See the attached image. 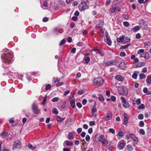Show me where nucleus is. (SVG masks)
<instances>
[{"label": "nucleus", "mask_w": 151, "mask_h": 151, "mask_svg": "<svg viewBox=\"0 0 151 151\" xmlns=\"http://www.w3.org/2000/svg\"><path fill=\"white\" fill-rule=\"evenodd\" d=\"M3 52L4 53L1 55V58L3 62L2 66L5 69L9 67V65L12 62L13 55V53L9 51L7 48L4 49Z\"/></svg>", "instance_id": "obj_1"}, {"label": "nucleus", "mask_w": 151, "mask_h": 151, "mask_svg": "<svg viewBox=\"0 0 151 151\" xmlns=\"http://www.w3.org/2000/svg\"><path fill=\"white\" fill-rule=\"evenodd\" d=\"M104 83L103 79L100 77L95 78L93 80V83L95 85L99 86L103 85Z\"/></svg>", "instance_id": "obj_2"}, {"label": "nucleus", "mask_w": 151, "mask_h": 151, "mask_svg": "<svg viewBox=\"0 0 151 151\" xmlns=\"http://www.w3.org/2000/svg\"><path fill=\"white\" fill-rule=\"evenodd\" d=\"M89 7L87 5L86 2H82L79 4L78 6L79 10L81 11H84L85 10L88 9Z\"/></svg>", "instance_id": "obj_3"}, {"label": "nucleus", "mask_w": 151, "mask_h": 151, "mask_svg": "<svg viewBox=\"0 0 151 151\" xmlns=\"http://www.w3.org/2000/svg\"><path fill=\"white\" fill-rule=\"evenodd\" d=\"M118 91L121 95H127L128 93V90L126 87L123 86L118 88Z\"/></svg>", "instance_id": "obj_4"}, {"label": "nucleus", "mask_w": 151, "mask_h": 151, "mask_svg": "<svg viewBox=\"0 0 151 151\" xmlns=\"http://www.w3.org/2000/svg\"><path fill=\"white\" fill-rule=\"evenodd\" d=\"M139 25L143 29H146L147 28V25L143 19H142L139 21Z\"/></svg>", "instance_id": "obj_5"}, {"label": "nucleus", "mask_w": 151, "mask_h": 151, "mask_svg": "<svg viewBox=\"0 0 151 151\" xmlns=\"http://www.w3.org/2000/svg\"><path fill=\"white\" fill-rule=\"evenodd\" d=\"M122 101V104L123 106L125 108H128L129 106V104L128 102L126 101L125 99L123 97H121Z\"/></svg>", "instance_id": "obj_6"}, {"label": "nucleus", "mask_w": 151, "mask_h": 151, "mask_svg": "<svg viewBox=\"0 0 151 151\" xmlns=\"http://www.w3.org/2000/svg\"><path fill=\"white\" fill-rule=\"evenodd\" d=\"M32 109L34 113L35 114L34 116H37L38 113V106L35 104H33L32 106Z\"/></svg>", "instance_id": "obj_7"}, {"label": "nucleus", "mask_w": 151, "mask_h": 151, "mask_svg": "<svg viewBox=\"0 0 151 151\" xmlns=\"http://www.w3.org/2000/svg\"><path fill=\"white\" fill-rule=\"evenodd\" d=\"M90 55L89 53H86L84 55V60L85 63L88 64L90 60L89 57Z\"/></svg>", "instance_id": "obj_8"}, {"label": "nucleus", "mask_w": 151, "mask_h": 151, "mask_svg": "<svg viewBox=\"0 0 151 151\" xmlns=\"http://www.w3.org/2000/svg\"><path fill=\"white\" fill-rule=\"evenodd\" d=\"M93 51L96 52V54H99L101 56H103L105 54L104 51L101 49L94 48Z\"/></svg>", "instance_id": "obj_9"}, {"label": "nucleus", "mask_w": 151, "mask_h": 151, "mask_svg": "<svg viewBox=\"0 0 151 151\" xmlns=\"http://www.w3.org/2000/svg\"><path fill=\"white\" fill-rule=\"evenodd\" d=\"M21 142L19 140H17L14 142V144L13 149L17 148H20L21 147Z\"/></svg>", "instance_id": "obj_10"}, {"label": "nucleus", "mask_w": 151, "mask_h": 151, "mask_svg": "<svg viewBox=\"0 0 151 151\" xmlns=\"http://www.w3.org/2000/svg\"><path fill=\"white\" fill-rule=\"evenodd\" d=\"M99 141L101 142L102 145L105 143L106 140L105 139L104 136L103 135H101L98 138Z\"/></svg>", "instance_id": "obj_11"}, {"label": "nucleus", "mask_w": 151, "mask_h": 151, "mask_svg": "<svg viewBox=\"0 0 151 151\" xmlns=\"http://www.w3.org/2000/svg\"><path fill=\"white\" fill-rule=\"evenodd\" d=\"M104 38L105 41L109 45H110L111 44V41L110 40V38L109 36H108L107 35H106Z\"/></svg>", "instance_id": "obj_12"}, {"label": "nucleus", "mask_w": 151, "mask_h": 151, "mask_svg": "<svg viewBox=\"0 0 151 151\" xmlns=\"http://www.w3.org/2000/svg\"><path fill=\"white\" fill-rule=\"evenodd\" d=\"M112 117V113L110 111H109L105 119V121L109 120L111 119Z\"/></svg>", "instance_id": "obj_13"}, {"label": "nucleus", "mask_w": 151, "mask_h": 151, "mask_svg": "<svg viewBox=\"0 0 151 151\" xmlns=\"http://www.w3.org/2000/svg\"><path fill=\"white\" fill-rule=\"evenodd\" d=\"M149 57V55L147 52H146L142 53L139 56L140 58L144 57L145 59H147Z\"/></svg>", "instance_id": "obj_14"}, {"label": "nucleus", "mask_w": 151, "mask_h": 151, "mask_svg": "<svg viewBox=\"0 0 151 151\" xmlns=\"http://www.w3.org/2000/svg\"><path fill=\"white\" fill-rule=\"evenodd\" d=\"M125 146L124 143L120 142L118 145V147L119 150H121L124 148Z\"/></svg>", "instance_id": "obj_15"}, {"label": "nucleus", "mask_w": 151, "mask_h": 151, "mask_svg": "<svg viewBox=\"0 0 151 151\" xmlns=\"http://www.w3.org/2000/svg\"><path fill=\"white\" fill-rule=\"evenodd\" d=\"M104 24V22L103 20H101L99 21V26L100 28V31L102 33H104V32L103 29H102V27Z\"/></svg>", "instance_id": "obj_16"}, {"label": "nucleus", "mask_w": 151, "mask_h": 151, "mask_svg": "<svg viewBox=\"0 0 151 151\" xmlns=\"http://www.w3.org/2000/svg\"><path fill=\"white\" fill-rule=\"evenodd\" d=\"M119 67L121 69H124L126 68V66L125 63L124 62H121L119 64Z\"/></svg>", "instance_id": "obj_17"}, {"label": "nucleus", "mask_w": 151, "mask_h": 151, "mask_svg": "<svg viewBox=\"0 0 151 151\" xmlns=\"http://www.w3.org/2000/svg\"><path fill=\"white\" fill-rule=\"evenodd\" d=\"M115 78L116 80L120 81H123L124 79V78L120 75L116 76Z\"/></svg>", "instance_id": "obj_18"}, {"label": "nucleus", "mask_w": 151, "mask_h": 151, "mask_svg": "<svg viewBox=\"0 0 151 151\" xmlns=\"http://www.w3.org/2000/svg\"><path fill=\"white\" fill-rule=\"evenodd\" d=\"M8 133L4 131H3L1 133V136L2 138H5L7 136Z\"/></svg>", "instance_id": "obj_19"}, {"label": "nucleus", "mask_w": 151, "mask_h": 151, "mask_svg": "<svg viewBox=\"0 0 151 151\" xmlns=\"http://www.w3.org/2000/svg\"><path fill=\"white\" fill-rule=\"evenodd\" d=\"M65 144V145L67 146H72L73 145V143L68 140H65L64 142V144Z\"/></svg>", "instance_id": "obj_20"}, {"label": "nucleus", "mask_w": 151, "mask_h": 151, "mask_svg": "<svg viewBox=\"0 0 151 151\" xmlns=\"http://www.w3.org/2000/svg\"><path fill=\"white\" fill-rule=\"evenodd\" d=\"M146 82L148 84H151V76L149 75L147 76L146 79Z\"/></svg>", "instance_id": "obj_21"}, {"label": "nucleus", "mask_w": 151, "mask_h": 151, "mask_svg": "<svg viewBox=\"0 0 151 151\" xmlns=\"http://www.w3.org/2000/svg\"><path fill=\"white\" fill-rule=\"evenodd\" d=\"M124 38L125 37L124 36H122V37H117V41L119 42H122Z\"/></svg>", "instance_id": "obj_22"}, {"label": "nucleus", "mask_w": 151, "mask_h": 151, "mask_svg": "<svg viewBox=\"0 0 151 151\" xmlns=\"http://www.w3.org/2000/svg\"><path fill=\"white\" fill-rule=\"evenodd\" d=\"M70 104L73 108L74 109L75 107V100L74 99H72L70 100Z\"/></svg>", "instance_id": "obj_23"}, {"label": "nucleus", "mask_w": 151, "mask_h": 151, "mask_svg": "<svg viewBox=\"0 0 151 151\" xmlns=\"http://www.w3.org/2000/svg\"><path fill=\"white\" fill-rule=\"evenodd\" d=\"M130 137H131V138H132L133 139L134 141L137 142H138L137 138L134 134H131Z\"/></svg>", "instance_id": "obj_24"}, {"label": "nucleus", "mask_w": 151, "mask_h": 151, "mask_svg": "<svg viewBox=\"0 0 151 151\" xmlns=\"http://www.w3.org/2000/svg\"><path fill=\"white\" fill-rule=\"evenodd\" d=\"M144 47L145 48H147L149 46H150V43L148 41L146 42H143Z\"/></svg>", "instance_id": "obj_25"}, {"label": "nucleus", "mask_w": 151, "mask_h": 151, "mask_svg": "<svg viewBox=\"0 0 151 151\" xmlns=\"http://www.w3.org/2000/svg\"><path fill=\"white\" fill-rule=\"evenodd\" d=\"M52 112L53 114H58V111L55 108H54L52 109Z\"/></svg>", "instance_id": "obj_26"}, {"label": "nucleus", "mask_w": 151, "mask_h": 151, "mask_svg": "<svg viewBox=\"0 0 151 151\" xmlns=\"http://www.w3.org/2000/svg\"><path fill=\"white\" fill-rule=\"evenodd\" d=\"M74 138L73 134L71 132H69L68 133V139L70 140L73 139Z\"/></svg>", "instance_id": "obj_27"}, {"label": "nucleus", "mask_w": 151, "mask_h": 151, "mask_svg": "<svg viewBox=\"0 0 151 151\" xmlns=\"http://www.w3.org/2000/svg\"><path fill=\"white\" fill-rule=\"evenodd\" d=\"M66 102H64L63 104L61 105L60 109V110H62L65 107Z\"/></svg>", "instance_id": "obj_28"}, {"label": "nucleus", "mask_w": 151, "mask_h": 151, "mask_svg": "<svg viewBox=\"0 0 151 151\" xmlns=\"http://www.w3.org/2000/svg\"><path fill=\"white\" fill-rule=\"evenodd\" d=\"M139 26H136L132 28V30L134 32H136L139 30Z\"/></svg>", "instance_id": "obj_29"}, {"label": "nucleus", "mask_w": 151, "mask_h": 151, "mask_svg": "<svg viewBox=\"0 0 151 151\" xmlns=\"http://www.w3.org/2000/svg\"><path fill=\"white\" fill-rule=\"evenodd\" d=\"M110 63L111 65H116L119 63L118 62V60H115L110 61Z\"/></svg>", "instance_id": "obj_30"}, {"label": "nucleus", "mask_w": 151, "mask_h": 151, "mask_svg": "<svg viewBox=\"0 0 151 151\" xmlns=\"http://www.w3.org/2000/svg\"><path fill=\"white\" fill-rule=\"evenodd\" d=\"M137 73H138V72L137 71L134 72L132 76V77L135 79H136L137 78Z\"/></svg>", "instance_id": "obj_31"}, {"label": "nucleus", "mask_w": 151, "mask_h": 151, "mask_svg": "<svg viewBox=\"0 0 151 151\" xmlns=\"http://www.w3.org/2000/svg\"><path fill=\"white\" fill-rule=\"evenodd\" d=\"M65 119V118H62L60 116H58L57 117L56 120L57 121L60 122H62Z\"/></svg>", "instance_id": "obj_32"}, {"label": "nucleus", "mask_w": 151, "mask_h": 151, "mask_svg": "<svg viewBox=\"0 0 151 151\" xmlns=\"http://www.w3.org/2000/svg\"><path fill=\"white\" fill-rule=\"evenodd\" d=\"M127 150L129 151H132L133 150V147L130 145H128L127 146Z\"/></svg>", "instance_id": "obj_33"}, {"label": "nucleus", "mask_w": 151, "mask_h": 151, "mask_svg": "<svg viewBox=\"0 0 151 151\" xmlns=\"http://www.w3.org/2000/svg\"><path fill=\"white\" fill-rule=\"evenodd\" d=\"M131 45L130 43L127 44V45L122 46L120 47V49H126Z\"/></svg>", "instance_id": "obj_34"}, {"label": "nucleus", "mask_w": 151, "mask_h": 151, "mask_svg": "<svg viewBox=\"0 0 151 151\" xmlns=\"http://www.w3.org/2000/svg\"><path fill=\"white\" fill-rule=\"evenodd\" d=\"M139 77V79L141 80L145 78L146 77V76L143 73H141L140 74Z\"/></svg>", "instance_id": "obj_35"}, {"label": "nucleus", "mask_w": 151, "mask_h": 151, "mask_svg": "<svg viewBox=\"0 0 151 151\" xmlns=\"http://www.w3.org/2000/svg\"><path fill=\"white\" fill-rule=\"evenodd\" d=\"M28 147L29 149L32 150H34V149H36V148L35 146L33 147L32 146V145L31 144H28Z\"/></svg>", "instance_id": "obj_36"}, {"label": "nucleus", "mask_w": 151, "mask_h": 151, "mask_svg": "<svg viewBox=\"0 0 151 151\" xmlns=\"http://www.w3.org/2000/svg\"><path fill=\"white\" fill-rule=\"evenodd\" d=\"M117 135L119 136L120 137H122L124 136L122 132L121 131H120L117 134Z\"/></svg>", "instance_id": "obj_37"}, {"label": "nucleus", "mask_w": 151, "mask_h": 151, "mask_svg": "<svg viewBox=\"0 0 151 151\" xmlns=\"http://www.w3.org/2000/svg\"><path fill=\"white\" fill-rule=\"evenodd\" d=\"M66 42V40L65 39H63L60 42L59 45L60 46H61L63 45Z\"/></svg>", "instance_id": "obj_38"}, {"label": "nucleus", "mask_w": 151, "mask_h": 151, "mask_svg": "<svg viewBox=\"0 0 151 151\" xmlns=\"http://www.w3.org/2000/svg\"><path fill=\"white\" fill-rule=\"evenodd\" d=\"M59 100V99L58 97H55L54 98L52 99V101L53 102H56L58 101Z\"/></svg>", "instance_id": "obj_39"}, {"label": "nucleus", "mask_w": 151, "mask_h": 151, "mask_svg": "<svg viewBox=\"0 0 151 151\" xmlns=\"http://www.w3.org/2000/svg\"><path fill=\"white\" fill-rule=\"evenodd\" d=\"M145 108V105L143 104H142L138 107V109H143Z\"/></svg>", "instance_id": "obj_40"}, {"label": "nucleus", "mask_w": 151, "mask_h": 151, "mask_svg": "<svg viewBox=\"0 0 151 151\" xmlns=\"http://www.w3.org/2000/svg\"><path fill=\"white\" fill-rule=\"evenodd\" d=\"M46 100L47 97L45 96L44 97L42 102L41 103V104L43 105H44L46 103Z\"/></svg>", "instance_id": "obj_41"}, {"label": "nucleus", "mask_w": 151, "mask_h": 151, "mask_svg": "<svg viewBox=\"0 0 151 151\" xmlns=\"http://www.w3.org/2000/svg\"><path fill=\"white\" fill-rule=\"evenodd\" d=\"M124 25L127 27H128L129 26V23L127 22H124L123 23Z\"/></svg>", "instance_id": "obj_42"}, {"label": "nucleus", "mask_w": 151, "mask_h": 151, "mask_svg": "<svg viewBox=\"0 0 151 151\" xmlns=\"http://www.w3.org/2000/svg\"><path fill=\"white\" fill-rule=\"evenodd\" d=\"M135 102L137 105H139L141 103L140 99L139 98L137 99L136 100H135Z\"/></svg>", "instance_id": "obj_43"}, {"label": "nucleus", "mask_w": 151, "mask_h": 151, "mask_svg": "<svg viewBox=\"0 0 151 151\" xmlns=\"http://www.w3.org/2000/svg\"><path fill=\"white\" fill-rule=\"evenodd\" d=\"M138 64L139 67L145 66V63L142 62H139L138 63Z\"/></svg>", "instance_id": "obj_44"}, {"label": "nucleus", "mask_w": 151, "mask_h": 151, "mask_svg": "<svg viewBox=\"0 0 151 151\" xmlns=\"http://www.w3.org/2000/svg\"><path fill=\"white\" fill-rule=\"evenodd\" d=\"M109 132L112 133L113 134H114L115 133V131L114 129L112 128H110L109 129Z\"/></svg>", "instance_id": "obj_45"}, {"label": "nucleus", "mask_w": 151, "mask_h": 151, "mask_svg": "<svg viewBox=\"0 0 151 151\" xmlns=\"http://www.w3.org/2000/svg\"><path fill=\"white\" fill-rule=\"evenodd\" d=\"M139 133L142 134L144 135L145 134V132L144 129H140L139 130Z\"/></svg>", "instance_id": "obj_46"}, {"label": "nucleus", "mask_w": 151, "mask_h": 151, "mask_svg": "<svg viewBox=\"0 0 151 151\" xmlns=\"http://www.w3.org/2000/svg\"><path fill=\"white\" fill-rule=\"evenodd\" d=\"M97 111V110L96 107H93L92 109L91 114L95 113Z\"/></svg>", "instance_id": "obj_47"}, {"label": "nucleus", "mask_w": 151, "mask_h": 151, "mask_svg": "<svg viewBox=\"0 0 151 151\" xmlns=\"http://www.w3.org/2000/svg\"><path fill=\"white\" fill-rule=\"evenodd\" d=\"M99 99L101 101H104V98L101 94H100L99 95Z\"/></svg>", "instance_id": "obj_48"}, {"label": "nucleus", "mask_w": 151, "mask_h": 151, "mask_svg": "<svg viewBox=\"0 0 151 151\" xmlns=\"http://www.w3.org/2000/svg\"><path fill=\"white\" fill-rule=\"evenodd\" d=\"M143 115L142 114H139L138 116V119L140 120L142 119L143 118Z\"/></svg>", "instance_id": "obj_49"}, {"label": "nucleus", "mask_w": 151, "mask_h": 151, "mask_svg": "<svg viewBox=\"0 0 151 151\" xmlns=\"http://www.w3.org/2000/svg\"><path fill=\"white\" fill-rule=\"evenodd\" d=\"M119 4V2L118 0L114 1L113 2V4L114 6L116 5Z\"/></svg>", "instance_id": "obj_50"}, {"label": "nucleus", "mask_w": 151, "mask_h": 151, "mask_svg": "<svg viewBox=\"0 0 151 151\" xmlns=\"http://www.w3.org/2000/svg\"><path fill=\"white\" fill-rule=\"evenodd\" d=\"M144 52V50L143 49H140V50H138L137 51V54H140L142 53H143V52Z\"/></svg>", "instance_id": "obj_51"}, {"label": "nucleus", "mask_w": 151, "mask_h": 151, "mask_svg": "<svg viewBox=\"0 0 151 151\" xmlns=\"http://www.w3.org/2000/svg\"><path fill=\"white\" fill-rule=\"evenodd\" d=\"M144 125V123L142 121H140L139 122V125L140 127H143Z\"/></svg>", "instance_id": "obj_52"}, {"label": "nucleus", "mask_w": 151, "mask_h": 151, "mask_svg": "<svg viewBox=\"0 0 151 151\" xmlns=\"http://www.w3.org/2000/svg\"><path fill=\"white\" fill-rule=\"evenodd\" d=\"M123 116L124 119H129V117L128 115L126 113H124L123 114Z\"/></svg>", "instance_id": "obj_53"}, {"label": "nucleus", "mask_w": 151, "mask_h": 151, "mask_svg": "<svg viewBox=\"0 0 151 151\" xmlns=\"http://www.w3.org/2000/svg\"><path fill=\"white\" fill-rule=\"evenodd\" d=\"M147 133L148 136H151V131L150 129H147Z\"/></svg>", "instance_id": "obj_54"}, {"label": "nucleus", "mask_w": 151, "mask_h": 151, "mask_svg": "<svg viewBox=\"0 0 151 151\" xmlns=\"http://www.w3.org/2000/svg\"><path fill=\"white\" fill-rule=\"evenodd\" d=\"M115 8L112 7L110 9V11L111 13H114L116 12Z\"/></svg>", "instance_id": "obj_55"}, {"label": "nucleus", "mask_w": 151, "mask_h": 151, "mask_svg": "<svg viewBox=\"0 0 151 151\" xmlns=\"http://www.w3.org/2000/svg\"><path fill=\"white\" fill-rule=\"evenodd\" d=\"M122 17L123 18H124L126 20H127L128 18V16L126 14H124L122 15Z\"/></svg>", "instance_id": "obj_56"}, {"label": "nucleus", "mask_w": 151, "mask_h": 151, "mask_svg": "<svg viewBox=\"0 0 151 151\" xmlns=\"http://www.w3.org/2000/svg\"><path fill=\"white\" fill-rule=\"evenodd\" d=\"M111 100L112 101L114 102L116 101V98L115 96H111Z\"/></svg>", "instance_id": "obj_57"}, {"label": "nucleus", "mask_w": 151, "mask_h": 151, "mask_svg": "<svg viewBox=\"0 0 151 151\" xmlns=\"http://www.w3.org/2000/svg\"><path fill=\"white\" fill-rule=\"evenodd\" d=\"M90 137L89 135H86L85 138V139L86 141L88 142L90 140Z\"/></svg>", "instance_id": "obj_58"}, {"label": "nucleus", "mask_w": 151, "mask_h": 151, "mask_svg": "<svg viewBox=\"0 0 151 151\" xmlns=\"http://www.w3.org/2000/svg\"><path fill=\"white\" fill-rule=\"evenodd\" d=\"M76 105L79 108L82 107V105L79 102H78L76 103Z\"/></svg>", "instance_id": "obj_59"}, {"label": "nucleus", "mask_w": 151, "mask_h": 151, "mask_svg": "<svg viewBox=\"0 0 151 151\" xmlns=\"http://www.w3.org/2000/svg\"><path fill=\"white\" fill-rule=\"evenodd\" d=\"M51 87V85L50 84L46 85L45 87V89L46 90L49 89Z\"/></svg>", "instance_id": "obj_60"}, {"label": "nucleus", "mask_w": 151, "mask_h": 151, "mask_svg": "<svg viewBox=\"0 0 151 151\" xmlns=\"http://www.w3.org/2000/svg\"><path fill=\"white\" fill-rule=\"evenodd\" d=\"M128 119H124L123 124L124 125H126L127 124Z\"/></svg>", "instance_id": "obj_61"}, {"label": "nucleus", "mask_w": 151, "mask_h": 151, "mask_svg": "<svg viewBox=\"0 0 151 151\" xmlns=\"http://www.w3.org/2000/svg\"><path fill=\"white\" fill-rule=\"evenodd\" d=\"M49 20L48 18L47 17H45L43 18L42 21L44 22H46L48 21Z\"/></svg>", "instance_id": "obj_62"}, {"label": "nucleus", "mask_w": 151, "mask_h": 151, "mask_svg": "<svg viewBox=\"0 0 151 151\" xmlns=\"http://www.w3.org/2000/svg\"><path fill=\"white\" fill-rule=\"evenodd\" d=\"M89 125L90 126H92L93 125H94L95 124V122L93 121H90L89 122Z\"/></svg>", "instance_id": "obj_63"}, {"label": "nucleus", "mask_w": 151, "mask_h": 151, "mask_svg": "<svg viewBox=\"0 0 151 151\" xmlns=\"http://www.w3.org/2000/svg\"><path fill=\"white\" fill-rule=\"evenodd\" d=\"M76 49L75 48L73 47L71 50V52L73 53H75L76 52Z\"/></svg>", "instance_id": "obj_64"}]
</instances>
